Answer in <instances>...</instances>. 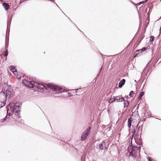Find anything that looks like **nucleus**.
Segmentation results:
<instances>
[{
  "instance_id": "25",
  "label": "nucleus",
  "mask_w": 161,
  "mask_h": 161,
  "mask_svg": "<svg viewBox=\"0 0 161 161\" xmlns=\"http://www.w3.org/2000/svg\"><path fill=\"white\" fill-rule=\"evenodd\" d=\"M128 153H129V156H132V157H133L134 156V153H133L131 151H130V150H129L128 151Z\"/></svg>"
},
{
  "instance_id": "2",
  "label": "nucleus",
  "mask_w": 161,
  "mask_h": 161,
  "mask_svg": "<svg viewBox=\"0 0 161 161\" xmlns=\"http://www.w3.org/2000/svg\"><path fill=\"white\" fill-rule=\"evenodd\" d=\"M35 86L40 89H43L44 88L47 89L49 88L56 92H59L62 89V88L61 87L50 83L47 84H43L36 82L35 84Z\"/></svg>"
},
{
  "instance_id": "34",
  "label": "nucleus",
  "mask_w": 161,
  "mask_h": 161,
  "mask_svg": "<svg viewBox=\"0 0 161 161\" xmlns=\"http://www.w3.org/2000/svg\"><path fill=\"white\" fill-rule=\"evenodd\" d=\"M141 148V147L140 146L138 147H138H137V148H136V150H139V151L140 152V150Z\"/></svg>"
},
{
  "instance_id": "38",
  "label": "nucleus",
  "mask_w": 161,
  "mask_h": 161,
  "mask_svg": "<svg viewBox=\"0 0 161 161\" xmlns=\"http://www.w3.org/2000/svg\"><path fill=\"white\" fill-rule=\"evenodd\" d=\"M148 64H149V63H148L147 64L146 66L145 67H146V69L147 68V66L148 65Z\"/></svg>"
},
{
  "instance_id": "47",
  "label": "nucleus",
  "mask_w": 161,
  "mask_h": 161,
  "mask_svg": "<svg viewBox=\"0 0 161 161\" xmlns=\"http://www.w3.org/2000/svg\"><path fill=\"white\" fill-rule=\"evenodd\" d=\"M160 1L161 2V0H160Z\"/></svg>"
},
{
  "instance_id": "30",
  "label": "nucleus",
  "mask_w": 161,
  "mask_h": 161,
  "mask_svg": "<svg viewBox=\"0 0 161 161\" xmlns=\"http://www.w3.org/2000/svg\"><path fill=\"white\" fill-rule=\"evenodd\" d=\"M15 76H16L17 78L18 79H20L21 77H20V75H18V74L17 73V74H16V75H15Z\"/></svg>"
},
{
  "instance_id": "37",
  "label": "nucleus",
  "mask_w": 161,
  "mask_h": 161,
  "mask_svg": "<svg viewBox=\"0 0 161 161\" xmlns=\"http://www.w3.org/2000/svg\"><path fill=\"white\" fill-rule=\"evenodd\" d=\"M147 159H148V161H152L151 160V159H150V158L149 157H148V158H147Z\"/></svg>"
},
{
  "instance_id": "42",
  "label": "nucleus",
  "mask_w": 161,
  "mask_h": 161,
  "mask_svg": "<svg viewBox=\"0 0 161 161\" xmlns=\"http://www.w3.org/2000/svg\"><path fill=\"white\" fill-rule=\"evenodd\" d=\"M156 119H159V120H161V119H158V118H156Z\"/></svg>"
},
{
  "instance_id": "17",
  "label": "nucleus",
  "mask_w": 161,
  "mask_h": 161,
  "mask_svg": "<svg viewBox=\"0 0 161 161\" xmlns=\"http://www.w3.org/2000/svg\"><path fill=\"white\" fill-rule=\"evenodd\" d=\"M145 32V31H143L139 35L138 37L139 39V40H142L143 39L144 37V34Z\"/></svg>"
},
{
  "instance_id": "6",
  "label": "nucleus",
  "mask_w": 161,
  "mask_h": 161,
  "mask_svg": "<svg viewBox=\"0 0 161 161\" xmlns=\"http://www.w3.org/2000/svg\"><path fill=\"white\" fill-rule=\"evenodd\" d=\"M36 82L34 81H28L26 80H24L23 81V83L27 87L30 88H32L35 86V84Z\"/></svg>"
},
{
  "instance_id": "3",
  "label": "nucleus",
  "mask_w": 161,
  "mask_h": 161,
  "mask_svg": "<svg viewBox=\"0 0 161 161\" xmlns=\"http://www.w3.org/2000/svg\"><path fill=\"white\" fill-rule=\"evenodd\" d=\"M6 100V97L5 93L1 92H0V108L5 105Z\"/></svg>"
},
{
  "instance_id": "43",
  "label": "nucleus",
  "mask_w": 161,
  "mask_h": 161,
  "mask_svg": "<svg viewBox=\"0 0 161 161\" xmlns=\"http://www.w3.org/2000/svg\"><path fill=\"white\" fill-rule=\"evenodd\" d=\"M150 42H153V41H150Z\"/></svg>"
},
{
  "instance_id": "45",
  "label": "nucleus",
  "mask_w": 161,
  "mask_h": 161,
  "mask_svg": "<svg viewBox=\"0 0 161 161\" xmlns=\"http://www.w3.org/2000/svg\"><path fill=\"white\" fill-rule=\"evenodd\" d=\"M100 145H99V147H100Z\"/></svg>"
},
{
  "instance_id": "27",
  "label": "nucleus",
  "mask_w": 161,
  "mask_h": 161,
  "mask_svg": "<svg viewBox=\"0 0 161 161\" xmlns=\"http://www.w3.org/2000/svg\"><path fill=\"white\" fill-rule=\"evenodd\" d=\"M136 131H137V130L136 129V128L135 129L134 127V130H133V131L132 132V133L133 134V136H132V137L135 135V134L136 133Z\"/></svg>"
},
{
  "instance_id": "28",
  "label": "nucleus",
  "mask_w": 161,
  "mask_h": 161,
  "mask_svg": "<svg viewBox=\"0 0 161 161\" xmlns=\"http://www.w3.org/2000/svg\"><path fill=\"white\" fill-rule=\"evenodd\" d=\"M134 94V92L133 91H131L130 92L129 94V96L130 97H131V96Z\"/></svg>"
},
{
  "instance_id": "44",
  "label": "nucleus",
  "mask_w": 161,
  "mask_h": 161,
  "mask_svg": "<svg viewBox=\"0 0 161 161\" xmlns=\"http://www.w3.org/2000/svg\"><path fill=\"white\" fill-rule=\"evenodd\" d=\"M78 90V89H75V90Z\"/></svg>"
},
{
  "instance_id": "33",
  "label": "nucleus",
  "mask_w": 161,
  "mask_h": 161,
  "mask_svg": "<svg viewBox=\"0 0 161 161\" xmlns=\"http://www.w3.org/2000/svg\"><path fill=\"white\" fill-rule=\"evenodd\" d=\"M97 124L98 125V126H99L100 124V121L98 119L97 120Z\"/></svg>"
},
{
  "instance_id": "8",
  "label": "nucleus",
  "mask_w": 161,
  "mask_h": 161,
  "mask_svg": "<svg viewBox=\"0 0 161 161\" xmlns=\"http://www.w3.org/2000/svg\"><path fill=\"white\" fill-rule=\"evenodd\" d=\"M91 129V127H88L86 129V130L83 133L81 137V140L83 141L86 138L87 136L89 134Z\"/></svg>"
},
{
  "instance_id": "23",
  "label": "nucleus",
  "mask_w": 161,
  "mask_h": 161,
  "mask_svg": "<svg viewBox=\"0 0 161 161\" xmlns=\"http://www.w3.org/2000/svg\"><path fill=\"white\" fill-rule=\"evenodd\" d=\"M124 107L125 108L126 107H127L129 104V102L128 101H124Z\"/></svg>"
},
{
  "instance_id": "21",
  "label": "nucleus",
  "mask_w": 161,
  "mask_h": 161,
  "mask_svg": "<svg viewBox=\"0 0 161 161\" xmlns=\"http://www.w3.org/2000/svg\"><path fill=\"white\" fill-rule=\"evenodd\" d=\"M137 148V147L136 146H132L131 149V151L134 154L136 153V148Z\"/></svg>"
},
{
  "instance_id": "46",
  "label": "nucleus",
  "mask_w": 161,
  "mask_h": 161,
  "mask_svg": "<svg viewBox=\"0 0 161 161\" xmlns=\"http://www.w3.org/2000/svg\"><path fill=\"white\" fill-rule=\"evenodd\" d=\"M140 43V42H139L138 43V44H139Z\"/></svg>"
},
{
  "instance_id": "39",
  "label": "nucleus",
  "mask_w": 161,
  "mask_h": 161,
  "mask_svg": "<svg viewBox=\"0 0 161 161\" xmlns=\"http://www.w3.org/2000/svg\"><path fill=\"white\" fill-rule=\"evenodd\" d=\"M149 38V37H147L146 38V39H148Z\"/></svg>"
},
{
  "instance_id": "10",
  "label": "nucleus",
  "mask_w": 161,
  "mask_h": 161,
  "mask_svg": "<svg viewBox=\"0 0 161 161\" xmlns=\"http://www.w3.org/2000/svg\"><path fill=\"white\" fill-rule=\"evenodd\" d=\"M108 144L107 142L105 141H103L101 143V150L107 149V146L108 145Z\"/></svg>"
},
{
  "instance_id": "15",
  "label": "nucleus",
  "mask_w": 161,
  "mask_h": 161,
  "mask_svg": "<svg viewBox=\"0 0 161 161\" xmlns=\"http://www.w3.org/2000/svg\"><path fill=\"white\" fill-rule=\"evenodd\" d=\"M146 67H145L143 69V72L142 74V76L144 78H146V76H147V72H148L147 71H146Z\"/></svg>"
},
{
  "instance_id": "29",
  "label": "nucleus",
  "mask_w": 161,
  "mask_h": 161,
  "mask_svg": "<svg viewBox=\"0 0 161 161\" xmlns=\"http://www.w3.org/2000/svg\"><path fill=\"white\" fill-rule=\"evenodd\" d=\"M160 33H159V34L156 37V40H159L160 39Z\"/></svg>"
},
{
  "instance_id": "5",
  "label": "nucleus",
  "mask_w": 161,
  "mask_h": 161,
  "mask_svg": "<svg viewBox=\"0 0 161 161\" xmlns=\"http://www.w3.org/2000/svg\"><path fill=\"white\" fill-rule=\"evenodd\" d=\"M110 101L111 103H112L114 101L117 102H122L123 101H124V99L121 96L113 97V98L111 97V98Z\"/></svg>"
},
{
  "instance_id": "22",
  "label": "nucleus",
  "mask_w": 161,
  "mask_h": 161,
  "mask_svg": "<svg viewBox=\"0 0 161 161\" xmlns=\"http://www.w3.org/2000/svg\"><path fill=\"white\" fill-rule=\"evenodd\" d=\"M138 15H139V28H141V26L142 24V20H141L140 19V16L139 15V14Z\"/></svg>"
},
{
  "instance_id": "35",
  "label": "nucleus",
  "mask_w": 161,
  "mask_h": 161,
  "mask_svg": "<svg viewBox=\"0 0 161 161\" xmlns=\"http://www.w3.org/2000/svg\"><path fill=\"white\" fill-rule=\"evenodd\" d=\"M150 13H149V12H148V13H147V17H149L150 15Z\"/></svg>"
},
{
  "instance_id": "16",
  "label": "nucleus",
  "mask_w": 161,
  "mask_h": 161,
  "mask_svg": "<svg viewBox=\"0 0 161 161\" xmlns=\"http://www.w3.org/2000/svg\"><path fill=\"white\" fill-rule=\"evenodd\" d=\"M138 125H139V124H138L136 126V129H138L137 133L138 134L139 132H141L140 134L141 135V133H142V125L140 126H139L138 127Z\"/></svg>"
},
{
  "instance_id": "24",
  "label": "nucleus",
  "mask_w": 161,
  "mask_h": 161,
  "mask_svg": "<svg viewBox=\"0 0 161 161\" xmlns=\"http://www.w3.org/2000/svg\"><path fill=\"white\" fill-rule=\"evenodd\" d=\"M101 56H102L103 60V64H104V62L105 61L106 62L107 61V58H106L105 56L103 55V56L102 54H101Z\"/></svg>"
},
{
  "instance_id": "48",
  "label": "nucleus",
  "mask_w": 161,
  "mask_h": 161,
  "mask_svg": "<svg viewBox=\"0 0 161 161\" xmlns=\"http://www.w3.org/2000/svg\"><path fill=\"white\" fill-rule=\"evenodd\" d=\"M159 40L161 41V38Z\"/></svg>"
},
{
  "instance_id": "26",
  "label": "nucleus",
  "mask_w": 161,
  "mask_h": 161,
  "mask_svg": "<svg viewBox=\"0 0 161 161\" xmlns=\"http://www.w3.org/2000/svg\"><path fill=\"white\" fill-rule=\"evenodd\" d=\"M149 40H154V36H151L149 37Z\"/></svg>"
},
{
  "instance_id": "1",
  "label": "nucleus",
  "mask_w": 161,
  "mask_h": 161,
  "mask_svg": "<svg viewBox=\"0 0 161 161\" xmlns=\"http://www.w3.org/2000/svg\"><path fill=\"white\" fill-rule=\"evenodd\" d=\"M19 104L16 103L15 104H11L9 105L8 107L7 110V114L6 117L3 119L4 120L8 119L12 115L13 113H15L16 115H18L19 111L20 110Z\"/></svg>"
},
{
  "instance_id": "31",
  "label": "nucleus",
  "mask_w": 161,
  "mask_h": 161,
  "mask_svg": "<svg viewBox=\"0 0 161 161\" xmlns=\"http://www.w3.org/2000/svg\"><path fill=\"white\" fill-rule=\"evenodd\" d=\"M152 7H150L149 8V10H148V12H149V13H151L152 10Z\"/></svg>"
},
{
  "instance_id": "41",
  "label": "nucleus",
  "mask_w": 161,
  "mask_h": 161,
  "mask_svg": "<svg viewBox=\"0 0 161 161\" xmlns=\"http://www.w3.org/2000/svg\"><path fill=\"white\" fill-rule=\"evenodd\" d=\"M102 67H103V66H101V70H102Z\"/></svg>"
},
{
  "instance_id": "18",
  "label": "nucleus",
  "mask_w": 161,
  "mask_h": 161,
  "mask_svg": "<svg viewBox=\"0 0 161 161\" xmlns=\"http://www.w3.org/2000/svg\"><path fill=\"white\" fill-rule=\"evenodd\" d=\"M132 119L131 117L129 118L128 120V126L129 128H130L131 125Z\"/></svg>"
},
{
  "instance_id": "4",
  "label": "nucleus",
  "mask_w": 161,
  "mask_h": 161,
  "mask_svg": "<svg viewBox=\"0 0 161 161\" xmlns=\"http://www.w3.org/2000/svg\"><path fill=\"white\" fill-rule=\"evenodd\" d=\"M149 46H148L146 47H144L141 49L136 50L134 54V57L140 56L142 53L146 51L147 49H149Z\"/></svg>"
},
{
  "instance_id": "20",
  "label": "nucleus",
  "mask_w": 161,
  "mask_h": 161,
  "mask_svg": "<svg viewBox=\"0 0 161 161\" xmlns=\"http://www.w3.org/2000/svg\"><path fill=\"white\" fill-rule=\"evenodd\" d=\"M144 93L145 92H140L138 97V99L139 100L141 99L142 97L144 95Z\"/></svg>"
},
{
  "instance_id": "11",
  "label": "nucleus",
  "mask_w": 161,
  "mask_h": 161,
  "mask_svg": "<svg viewBox=\"0 0 161 161\" xmlns=\"http://www.w3.org/2000/svg\"><path fill=\"white\" fill-rule=\"evenodd\" d=\"M125 79H122L119 82V87L121 88L125 84Z\"/></svg>"
},
{
  "instance_id": "36",
  "label": "nucleus",
  "mask_w": 161,
  "mask_h": 161,
  "mask_svg": "<svg viewBox=\"0 0 161 161\" xmlns=\"http://www.w3.org/2000/svg\"><path fill=\"white\" fill-rule=\"evenodd\" d=\"M5 44H6V47H8V45H7V44H8V41L7 42H5Z\"/></svg>"
},
{
  "instance_id": "7",
  "label": "nucleus",
  "mask_w": 161,
  "mask_h": 161,
  "mask_svg": "<svg viewBox=\"0 0 161 161\" xmlns=\"http://www.w3.org/2000/svg\"><path fill=\"white\" fill-rule=\"evenodd\" d=\"M5 94H6V97H7L8 98H10L14 95L13 91L12 90V89L9 87L7 88L6 91V93Z\"/></svg>"
},
{
  "instance_id": "9",
  "label": "nucleus",
  "mask_w": 161,
  "mask_h": 161,
  "mask_svg": "<svg viewBox=\"0 0 161 161\" xmlns=\"http://www.w3.org/2000/svg\"><path fill=\"white\" fill-rule=\"evenodd\" d=\"M147 0H145L144 1L139 2L138 3H135L133 2H132V3L136 7V8L137 9V12H138V15H139V10H140L141 7H138L139 8V9H138L137 6L140 5H141L142 4H144V3L147 2Z\"/></svg>"
},
{
  "instance_id": "40",
  "label": "nucleus",
  "mask_w": 161,
  "mask_h": 161,
  "mask_svg": "<svg viewBox=\"0 0 161 161\" xmlns=\"http://www.w3.org/2000/svg\"><path fill=\"white\" fill-rule=\"evenodd\" d=\"M132 40V41L134 40V37L132 39V40Z\"/></svg>"
},
{
  "instance_id": "19",
  "label": "nucleus",
  "mask_w": 161,
  "mask_h": 161,
  "mask_svg": "<svg viewBox=\"0 0 161 161\" xmlns=\"http://www.w3.org/2000/svg\"><path fill=\"white\" fill-rule=\"evenodd\" d=\"M3 6L5 8L6 10H7L8 9L9 5L7 3L5 2L3 3Z\"/></svg>"
},
{
  "instance_id": "32",
  "label": "nucleus",
  "mask_w": 161,
  "mask_h": 161,
  "mask_svg": "<svg viewBox=\"0 0 161 161\" xmlns=\"http://www.w3.org/2000/svg\"><path fill=\"white\" fill-rule=\"evenodd\" d=\"M8 55V52H7V50H6L5 53L4 54V56H7Z\"/></svg>"
},
{
  "instance_id": "12",
  "label": "nucleus",
  "mask_w": 161,
  "mask_h": 161,
  "mask_svg": "<svg viewBox=\"0 0 161 161\" xmlns=\"http://www.w3.org/2000/svg\"><path fill=\"white\" fill-rule=\"evenodd\" d=\"M10 70L15 75H16L17 74V71L16 69L14 66H11L10 68Z\"/></svg>"
},
{
  "instance_id": "14",
  "label": "nucleus",
  "mask_w": 161,
  "mask_h": 161,
  "mask_svg": "<svg viewBox=\"0 0 161 161\" xmlns=\"http://www.w3.org/2000/svg\"><path fill=\"white\" fill-rule=\"evenodd\" d=\"M148 7V6L146 5H145L144 6V8L142 9V10H143V13L145 17V14L147 13V8Z\"/></svg>"
},
{
  "instance_id": "13",
  "label": "nucleus",
  "mask_w": 161,
  "mask_h": 161,
  "mask_svg": "<svg viewBox=\"0 0 161 161\" xmlns=\"http://www.w3.org/2000/svg\"><path fill=\"white\" fill-rule=\"evenodd\" d=\"M135 141L136 144H138L140 146L142 145V141L141 136H140V138L139 139H135Z\"/></svg>"
}]
</instances>
